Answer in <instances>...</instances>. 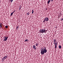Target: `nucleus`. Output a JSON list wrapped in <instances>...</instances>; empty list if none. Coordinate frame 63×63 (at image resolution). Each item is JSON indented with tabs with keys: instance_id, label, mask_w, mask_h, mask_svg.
Wrapping results in <instances>:
<instances>
[{
	"instance_id": "7ed1b4c3",
	"label": "nucleus",
	"mask_w": 63,
	"mask_h": 63,
	"mask_svg": "<svg viewBox=\"0 0 63 63\" xmlns=\"http://www.w3.org/2000/svg\"><path fill=\"white\" fill-rule=\"evenodd\" d=\"M7 56H5L4 57L2 58V60L3 61H4V60H5V59H6V58H7Z\"/></svg>"
},
{
	"instance_id": "412c9836",
	"label": "nucleus",
	"mask_w": 63,
	"mask_h": 63,
	"mask_svg": "<svg viewBox=\"0 0 63 63\" xmlns=\"http://www.w3.org/2000/svg\"><path fill=\"white\" fill-rule=\"evenodd\" d=\"M61 20H63V18H62L61 19Z\"/></svg>"
},
{
	"instance_id": "6e6552de",
	"label": "nucleus",
	"mask_w": 63,
	"mask_h": 63,
	"mask_svg": "<svg viewBox=\"0 0 63 63\" xmlns=\"http://www.w3.org/2000/svg\"><path fill=\"white\" fill-rule=\"evenodd\" d=\"M0 28H2V24L0 23Z\"/></svg>"
},
{
	"instance_id": "9d476101",
	"label": "nucleus",
	"mask_w": 63,
	"mask_h": 63,
	"mask_svg": "<svg viewBox=\"0 0 63 63\" xmlns=\"http://www.w3.org/2000/svg\"><path fill=\"white\" fill-rule=\"evenodd\" d=\"M54 43H56V40L55 39L54 40Z\"/></svg>"
},
{
	"instance_id": "b1692460",
	"label": "nucleus",
	"mask_w": 63,
	"mask_h": 63,
	"mask_svg": "<svg viewBox=\"0 0 63 63\" xmlns=\"http://www.w3.org/2000/svg\"><path fill=\"white\" fill-rule=\"evenodd\" d=\"M19 9H21V7H20L19 8Z\"/></svg>"
},
{
	"instance_id": "a878e982",
	"label": "nucleus",
	"mask_w": 63,
	"mask_h": 63,
	"mask_svg": "<svg viewBox=\"0 0 63 63\" xmlns=\"http://www.w3.org/2000/svg\"><path fill=\"white\" fill-rule=\"evenodd\" d=\"M51 1H53V0H50Z\"/></svg>"
},
{
	"instance_id": "4be33fe9",
	"label": "nucleus",
	"mask_w": 63,
	"mask_h": 63,
	"mask_svg": "<svg viewBox=\"0 0 63 63\" xmlns=\"http://www.w3.org/2000/svg\"><path fill=\"white\" fill-rule=\"evenodd\" d=\"M43 22H45V20L44 19V21H43Z\"/></svg>"
},
{
	"instance_id": "f8f14e48",
	"label": "nucleus",
	"mask_w": 63,
	"mask_h": 63,
	"mask_svg": "<svg viewBox=\"0 0 63 63\" xmlns=\"http://www.w3.org/2000/svg\"><path fill=\"white\" fill-rule=\"evenodd\" d=\"M19 28V27L18 26H17L16 28V30H17Z\"/></svg>"
},
{
	"instance_id": "39448f33",
	"label": "nucleus",
	"mask_w": 63,
	"mask_h": 63,
	"mask_svg": "<svg viewBox=\"0 0 63 63\" xmlns=\"http://www.w3.org/2000/svg\"><path fill=\"white\" fill-rule=\"evenodd\" d=\"M54 45H55V48H57V45L58 44L57 43H54Z\"/></svg>"
},
{
	"instance_id": "dca6fc26",
	"label": "nucleus",
	"mask_w": 63,
	"mask_h": 63,
	"mask_svg": "<svg viewBox=\"0 0 63 63\" xmlns=\"http://www.w3.org/2000/svg\"><path fill=\"white\" fill-rule=\"evenodd\" d=\"M27 16H28L29 15V13H28L27 14Z\"/></svg>"
},
{
	"instance_id": "20e7f679",
	"label": "nucleus",
	"mask_w": 63,
	"mask_h": 63,
	"mask_svg": "<svg viewBox=\"0 0 63 63\" xmlns=\"http://www.w3.org/2000/svg\"><path fill=\"white\" fill-rule=\"evenodd\" d=\"M4 37L5 38V39H4L3 40V41H4L5 42V41H7V39H8L7 38H8V37H6L5 36Z\"/></svg>"
},
{
	"instance_id": "6ab92c4d",
	"label": "nucleus",
	"mask_w": 63,
	"mask_h": 63,
	"mask_svg": "<svg viewBox=\"0 0 63 63\" xmlns=\"http://www.w3.org/2000/svg\"><path fill=\"white\" fill-rule=\"evenodd\" d=\"M62 15H63L62 13H60V16H62Z\"/></svg>"
},
{
	"instance_id": "4468645a",
	"label": "nucleus",
	"mask_w": 63,
	"mask_h": 63,
	"mask_svg": "<svg viewBox=\"0 0 63 63\" xmlns=\"http://www.w3.org/2000/svg\"><path fill=\"white\" fill-rule=\"evenodd\" d=\"M59 48H61V45H59Z\"/></svg>"
},
{
	"instance_id": "1a4fd4ad",
	"label": "nucleus",
	"mask_w": 63,
	"mask_h": 63,
	"mask_svg": "<svg viewBox=\"0 0 63 63\" xmlns=\"http://www.w3.org/2000/svg\"><path fill=\"white\" fill-rule=\"evenodd\" d=\"M50 2V0H49L48 1L47 3L48 4H49V3Z\"/></svg>"
},
{
	"instance_id": "423d86ee",
	"label": "nucleus",
	"mask_w": 63,
	"mask_h": 63,
	"mask_svg": "<svg viewBox=\"0 0 63 63\" xmlns=\"http://www.w3.org/2000/svg\"><path fill=\"white\" fill-rule=\"evenodd\" d=\"M49 19L47 17H46L45 18V21H48Z\"/></svg>"
},
{
	"instance_id": "ddd939ff",
	"label": "nucleus",
	"mask_w": 63,
	"mask_h": 63,
	"mask_svg": "<svg viewBox=\"0 0 63 63\" xmlns=\"http://www.w3.org/2000/svg\"><path fill=\"white\" fill-rule=\"evenodd\" d=\"M8 0L9 1H11V2H12L13 1V0Z\"/></svg>"
},
{
	"instance_id": "aec40b11",
	"label": "nucleus",
	"mask_w": 63,
	"mask_h": 63,
	"mask_svg": "<svg viewBox=\"0 0 63 63\" xmlns=\"http://www.w3.org/2000/svg\"><path fill=\"white\" fill-rule=\"evenodd\" d=\"M15 12H16V11H13V12H12V13H15Z\"/></svg>"
},
{
	"instance_id": "f3484780",
	"label": "nucleus",
	"mask_w": 63,
	"mask_h": 63,
	"mask_svg": "<svg viewBox=\"0 0 63 63\" xmlns=\"http://www.w3.org/2000/svg\"><path fill=\"white\" fill-rule=\"evenodd\" d=\"M5 28L6 29L8 28V26H6L5 27Z\"/></svg>"
},
{
	"instance_id": "bb28decb",
	"label": "nucleus",
	"mask_w": 63,
	"mask_h": 63,
	"mask_svg": "<svg viewBox=\"0 0 63 63\" xmlns=\"http://www.w3.org/2000/svg\"><path fill=\"white\" fill-rule=\"evenodd\" d=\"M19 10H20V9H19Z\"/></svg>"
},
{
	"instance_id": "393cba45",
	"label": "nucleus",
	"mask_w": 63,
	"mask_h": 63,
	"mask_svg": "<svg viewBox=\"0 0 63 63\" xmlns=\"http://www.w3.org/2000/svg\"><path fill=\"white\" fill-rule=\"evenodd\" d=\"M32 12H34V10H32Z\"/></svg>"
},
{
	"instance_id": "f03ea898",
	"label": "nucleus",
	"mask_w": 63,
	"mask_h": 63,
	"mask_svg": "<svg viewBox=\"0 0 63 63\" xmlns=\"http://www.w3.org/2000/svg\"><path fill=\"white\" fill-rule=\"evenodd\" d=\"M47 31L45 29H42L41 30H39V32L40 33H46L47 32Z\"/></svg>"
},
{
	"instance_id": "0eeeda50",
	"label": "nucleus",
	"mask_w": 63,
	"mask_h": 63,
	"mask_svg": "<svg viewBox=\"0 0 63 63\" xmlns=\"http://www.w3.org/2000/svg\"><path fill=\"white\" fill-rule=\"evenodd\" d=\"M33 48L34 49L36 50V46L35 45H34L33 46Z\"/></svg>"
},
{
	"instance_id": "f257e3e1",
	"label": "nucleus",
	"mask_w": 63,
	"mask_h": 63,
	"mask_svg": "<svg viewBox=\"0 0 63 63\" xmlns=\"http://www.w3.org/2000/svg\"><path fill=\"white\" fill-rule=\"evenodd\" d=\"M40 51V53L41 54V55H42V54H44L45 53H46L47 51V50L46 49V47H44L41 48Z\"/></svg>"
},
{
	"instance_id": "5701e85b",
	"label": "nucleus",
	"mask_w": 63,
	"mask_h": 63,
	"mask_svg": "<svg viewBox=\"0 0 63 63\" xmlns=\"http://www.w3.org/2000/svg\"><path fill=\"white\" fill-rule=\"evenodd\" d=\"M34 11H32V14H33L34 13Z\"/></svg>"
},
{
	"instance_id": "a211bd4d",
	"label": "nucleus",
	"mask_w": 63,
	"mask_h": 63,
	"mask_svg": "<svg viewBox=\"0 0 63 63\" xmlns=\"http://www.w3.org/2000/svg\"><path fill=\"white\" fill-rule=\"evenodd\" d=\"M28 41V39H26L25 40V42H27Z\"/></svg>"
},
{
	"instance_id": "9b49d317",
	"label": "nucleus",
	"mask_w": 63,
	"mask_h": 63,
	"mask_svg": "<svg viewBox=\"0 0 63 63\" xmlns=\"http://www.w3.org/2000/svg\"><path fill=\"white\" fill-rule=\"evenodd\" d=\"M39 44L38 43H36V46H38V45H39Z\"/></svg>"
},
{
	"instance_id": "2eb2a0df",
	"label": "nucleus",
	"mask_w": 63,
	"mask_h": 63,
	"mask_svg": "<svg viewBox=\"0 0 63 63\" xmlns=\"http://www.w3.org/2000/svg\"><path fill=\"white\" fill-rule=\"evenodd\" d=\"M13 14H14L13 13V12L11 13V16H12V15H13Z\"/></svg>"
}]
</instances>
